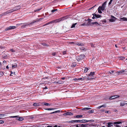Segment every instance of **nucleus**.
Here are the masks:
<instances>
[{
  "instance_id": "57",
  "label": "nucleus",
  "mask_w": 127,
  "mask_h": 127,
  "mask_svg": "<svg viewBox=\"0 0 127 127\" xmlns=\"http://www.w3.org/2000/svg\"><path fill=\"white\" fill-rule=\"evenodd\" d=\"M6 68H8V66H6Z\"/></svg>"
},
{
  "instance_id": "26",
  "label": "nucleus",
  "mask_w": 127,
  "mask_h": 127,
  "mask_svg": "<svg viewBox=\"0 0 127 127\" xmlns=\"http://www.w3.org/2000/svg\"><path fill=\"white\" fill-rule=\"evenodd\" d=\"M76 59H77V60L78 61H80V60H81V58H80V57H79V56H78V57H77L76 58Z\"/></svg>"
},
{
  "instance_id": "51",
  "label": "nucleus",
  "mask_w": 127,
  "mask_h": 127,
  "mask_svg": "<svg viewBox=\"0 0 127 127\" xmlns=\"http://www.w3.org/2000/svg\"><path fill=\"white\" fill-rule=\"evenodd\" d=\"M81 79H82V78H78V79H77V80H81Z\"/></svg>"
},
{
  "instance_id": "64",
  "label": "nucleus",
  "mask_w": 127,
  "mask_h": 127,
  "mask_svg": "<svg viewBox=\"0 0 127 127\" xmlns=\"http://www.w3.org/2000/svg\"><path fill=\"white\" fill-rule=\"evenodd\" d=\"M76 127H79L78 126H76Z\"/></svg>"
},
{
  "instance_id": "6",
  "label": "nucleus",
  "mask_w": 127,
  "mask_h": 127,
  "mask_svg": "<svg viewBox=\"0 0 127 127\" xmlns=\"http://www.w3.org/2000/svg\"><path fill=\"white\" fill-rule=\"evenodd\" d=\"M16 28V27L14 26H10L6 28V30H9L12 29H14Z\"/></svg>"
},
{
  "instance_id": "3",
  "label": "nucleus",
  "mask_w": 127,
  "mask_h": 127,
  "mask_svg": "<svg viewBox=\"0 0 127 127\" xmlns=\"http://www.w3.org/2000/svg\"><path fill=\"white\" fill-rule=\"evenodd\" d=\"M125 72L124 70H119L118 71L116 72L115 74H117V75H122L123 72Z\"/></svg>"
},
{
  "instance_id": "42",
  "label": "nucleus",
  "mask_w": 127,
  "mask_h": 127,
  "mask_svg": "<svg viewBox=\"0 0 127 127\" xmlns=\"http://www.w3.org/2000/svg\"><path fill=\"white\" fill-rule=\"evenodd\" d=\"M5 115L3 114H0V117H3Z\"/></svg>"
},
{
  "instance_id": "27",
  "label": "nucleus",
  "mask_w": 127,
  "mask_h": 127,
  "mask_svg": "<svg viewBox=\"0 0 127 127\" xmlns=\"http://www.w3.org/2000/svg\"><path fill=\"white\" fill-rule=\"evenodd\" d=\"M91 109V108H85L83 109V110H88Z\"/></svg>"
},
{
  "instance_id": "56",
  "label": "nucleus",
  "mask_w": 127,
  "mask_h": 127,
  "mask_svg": "<svg viewBox=\"0 0 127 127\" xmlns=\"http://www.w3.org/2000/svg\"><path fill=\"white\" fill-rule=\"evenodd\" d=\"M47 127H53L52 126H47Z\"/></svg>"
},
{
  "instance_id": "28",
  "label": "nucleus",
  "mask_w": 127,
  "mask_h": 127,
  "mask_svg": "<svg viewBox=\"0 0 127 127\" xmlns=\"http://www.w3.org/2000/svg\"><path fill=\"white\" fill-rule=\"evenodd\" d=\"M116 0H113L112 3V4L113 5L115 4H116Z\"/></svg>"
},
{
  "instance_id": "45",
  "label": "nucleus",
  "mask_w": 127,
  "mask_h": 127,
  "mask_svg": "<svg viewBox=\"0 0 127 127\" xmlns=\"http://www.w3.org/2000/svg\"><path fill=\"white\" fill-rule=\"evenodd\" d=\"M115 126L116 127H121L120 126L118 125H116Z\"/></svg>"
},
{
  "instance_id": "15",
  "label": "nucleus",
  "mask_w": 127,
  "mask_h": 127,
  "mask_svg": "<svg viewBox=\"0 0 127 127\" xmlns=\"http://www.w3.org/2000/svg\"><path fill=\"white\" fill-rule=\"evenodd\" d=\"M17 64L16 63H15L12 65V68L13 69L16 68H17Z\"/></svg>"
},
{
  "instance_id": "48",
  "label": "nucleus",
  "mask_w": 127,
  "mask_h": 127,
  "mask_svg": "<svg viewBox=\"0 0 127 127\" xmlns=\"http://www.w3.org/2000/svg\"><path fill=\"white\" fill-rule=\"evenodd\" d=\"M16 117V116H11L10 117L11 118H15V117Z\"/></svg>"
},
{
  "instance_id": "12",
  "label": "nucleus",
  "mask_w": 127,
  "mask_h": 127,
  "mask_svg": "<svg viewBox=\"0 0 127 127\" xmlns=\"http://www.w3.org/2000/svg\"><path fill=\"white\" fill-rule=\"evenodd\" d=\"M120 21H127V19L126 17H121L120 18Z\"/></svg>"
},
{
  "instance_id": "23",
  "label": "nucleus",
  "mask_w": 127,
  "mask_h": 127,
  "mask_svg": "<svg viewBox=\"0 0 127 127\" xmlns=\"http://www.w3.org/2000/svg\"><path fill=\"white\" fill-rule=\"evenodd\" d=\"M76 24H77L76 23H75V24H73L71 26V28H74L75 27V25H76Z\"/></svg>"
},
{
  "instance_id": "52",
  "label": "nucleus",
  "mask_w": 127,
  "mask_h": 127,
  "mask_svg": "<svg viewBox=\"0 0 127 127\" xmlns=\"http://www.w3.org/2000/svg\"><path fill=\"white\" fill-rule=\"evenodd\" d=\"M93 15L94 16L92 17V18L93 19H94L95 18L94 17L95 15H94V14H93Z\"/></svg>"
},
{
  "instance_id": "40",
  "label": "nucleus",
  "mask_w": 127,
  "mask_h": 127,
  "mask_svg": "<svg viewBox=\"0 0 127 127\" xmlns=\"http://www.w3.org/2000/svg\"><path fill=\"white\" fill-rule=\"evenodd\" d=\"M63 55H64L66 54V51H63Z\"/></svg>"
},
{
  "instance_id": "32",
  "label": "nucleus",
  "mask_w": 127,
  "mask_h": 127,
  "mask_svg": "<svg viewBox=\"0 0 127 127\" xmlns=\"http://www.w3.org/2000/svg\"><path fill=\"white\" fill-rule=\"evenodd\" d=\"M113 0H110V2H109V3H108L109 5L111 4H112Z\"/></svg>"
},
{
  "instance_id": "59",
  "label": "nucleus",
  "mask_w": 127,
  "mask_h": 127,
  "mask_svg": "<svg viewBox=\"0 0 127 127\" xmlns=\"http://www.w3.org/2000/svg\"><path fill=\"white\" fill-rule=\"evenodd\" d=\"M115 46L116 47H117V46L116 45H115Z\"/></svg>"
},
{
  "instance_id": "60",
  "label": "nucleus",
  "mask_w": 127,
  "mask_h": 127,
  "mask_svg": "<svg viewBox=\"0 0 127 127\" xmlns=\"http://www.w3.org/2000/svg\"><path fill=\"white\" fill-rule=\"evenodd\" d=\"M6 62L5 61H3V62L4 63V62Z\"/></svg>"
},
{
  "instance_id": "4",
  "label": "nucleus",
  "mask_w": 127,
  "mask_h": 127,
  "mask_svg": "<svg viewBox=\"0 0 127 127\" xmlns=\"http://www.w3.org/2000/svg\"><path fill=\"white\" fill-rule=\"evenodd\" d=\"M80 121H81V122H80L79 123H86L88 122H94V120H80Z\"/></svg>"
},
{
  "instance_id": "31",
  "label": "nucleus",
  "mask_w": 127,
  "mask_h": 127,
  "mask_svg": "<svg viewBox=\"0 0 127 127\" xmlns=\"http://www.w3.org/2000/svg\"><path fill=\"white\" fill-rule=\"evenodd\" d=\"M119 58L121 60H123L125 59V58L123 57H119Z\"/></svg>"
},
{
  "instance_id": "25",
  "label": "nucleus",
  "mask_w": 127,
  "mask_h": 127,
  "mask_svg": "<svg viewBox=\"0 0 127 127\" xmlns=\"http://www.w3.org/2000/svg\"><path fill=\"white\" fill-rule=\"evenodd\" d=\"M54 109H54V108H46V109H45V110H54Z\"/></svg>"
},
{
  "instance_id": "30",
  "label": "nucleus",
  "mask_w": 127,
  "mask_h": 127,
  "mask_svg": "<svg viewBox=\"0 0 127 127\" xmlns=\"http://www.w3.org/2000/svg\"><path fill=\"white\" fill-rule=\"evenodd\" d=\"M94 112V111L92 110H89L88 111V113H93Z\"/></svg>"
},
{
  "instance_id": "7",
  "label": "nucleus",
  "mask_w": 127,
  "mask_h": 127,
  "mask_svg": "<svg viewBox=\"0 0 127 127\" xmlns=\"http://www.w3.org/2000/svg\"><path fill=\"white\" fill-rule=\"evenodd\" d=\"M59 21H60L59 20H55L52 21H51V22L47 23V25H48L50 23H54L58 22H59Z\"/></svg>"
},
{
  "instance_id": "53",
  "label": "nucleus",
  "mask_w": 127,
  "mask_h": 127,
  "mask_svg": "<svg viewBox=\"0 0 127 127\" xmlns=\"http://www.w3.org/2000/svg\"><path fill=\"white\" fill-rule=\"evenodd\" d=\"M105 113H109V112H108V111H106L105 112Z\"/></svg>"
},
{
  "instance_id": "29",
  "label": "nucleus",
  "mask_w": 127,
  "mask_h": 127,
  "mask_svg": "<svg viewBox=\"0 0 127 127\" xmlns=\"http://www.w3.org/2000/svg\"><path fill=\"white\" fill-rule=\"evenodd\" d=\"M88 70V68H87L86 67L84 70V72H87Z\"/></svg>"
},
{
  "instance_id": "46",
  "label": "nucleus",
  "mask_w": 127,
  "mask_h": 127,
  "mask_svg": "<svg viewBox=\"0 0 127 127\" xmlns=\"http://www.w3.org/2000/svg\"><path fill=\"white\" fill-rule=\"evenodd\" d=\"M4 122V121H3L0 120V124H2Z\"/></svg>"
},
{
  "instance_id": "41",
  "label": "nucleus",
  "mask_w": 127,
  "mask_h": 127,
  "mask_svg": "<svg viewBox=\"0 0 127 127\" xmlns=\"http://www.w3.org/2000/svg\"><path fill=\"white\" fill-rule=\"evenodd\" d=\"M109 72L111 74L113 73V72H114V71L111 70Z\"/></svg>"
},
{
  "instance_id": "17",
  "label": "nucleus",
  "mask_w": 127,
  "mask_h": 127,
  "mask_svg": "<svg viewBox=\"0 0 127 127\" xmlns=\"http://www.w3.org/2000/svg\"><path fill=\"white\" fill-rule=\"evenodd\" d=\"M77 45L80 46H82L83 45V44L80 43H77L76 44Z\"/></svg>"
},
{
  "instance_id": "37",
  "label": "nucleus",
  "mask_w": 127,
  "mask_h": 127,
  "mask_svg": "<svg viewBox=\"0 0 127 127\" xmlns=\"http://www.w3.org/2000/svg\"><path fill=\"white\" fill-rule=\"evenodd\" d=\"M33 105L34 106H38L39 105H37V104L36 103H34L33 104Z\"/></svg>"
},
{
  "instance_id": "62",
  "label": "nucleus",
  "mask_w": 127,
  "mask_h": 127,
  "mask_svg": "<svg viewBox=\"0 0 127 127\" xmlns=\"http://www.w3.org/2000/svg\"><path fill=\"white\" fill-rule=\"evenodd\" d=\"M126 70H126V69H125V71H126H126H127Z\"/></svg>"
},
{
  "instance_id": "22",
  "label": "nucleus",
  "mask_w": 127,
  "mask_h": 127,
  "mask_svg": "<svg viewBox=\"0 0 127 127\" xmlns=\"http://www.w3.org/2000/svg\"><path fill=\"white\" fill-rule=\"evenodd\" d=\"M106 107V106L105 105H103L100 106H99L97 107L98 108H100L102 107Z\"/></svg>"
},
{
  "instance_id": "10",
  "label": "nucleus",
  "mask_w": 127,
  "mask_h": 127,
  "mask_svg": "<svg viewBox=\"0 0 127 127\" xmlns=\"http://www.w3.org/2000/svg\"><path fill=\"white\" fill-rule=\"evenodd\" d=\"M73 115V114L72 113L69 112H67L66 113H64L63 114L64 115Z\"/></svg>"
},
{
  "instance_id": "18",
  "label": "nucleus",
  "mask_w": 127,
  "mask_h": 127,
  "mask_svg": "<svg viewBox=\"0 0 127 127\" xmlns=\"http://www.w3.org/2000/svg\"><path fill=\"white\" fill-rule=\"evenodd\" d=\"M95 17L97 18H99L101 16L100 15H97L96 14H95Z\"/></svg>"
},
{
  "instance_id": "50",
  "label": "nucleus",
  "mask_w": 127,
  "mask_h": 127,
  "mask_svg": "<svg viewBox=\"0 0 127 127\" xmlns=\"http://www.w3.org/2000/svg\"><path fill=\"white\" fill-rule=\"evenodd\" d=\"M54 113H55V111L51 112L50 113V114H54Z\"/></svg>"
},
{
  "instance_id": "35",
  "label": "nucleus",
  "mask_w": 127,
  "mask_h": 127,
  "mask_svg": "<svg viewBox=\"0 0 127 127\" xmlns=\"http://www.w3.org/2000/svg\"><path fill=\"white\" fill-rule=\"evenodd\" d=\"M42 8H39V9H37L36 10H34V11L35 12H36V11H39L40 10H41V9H42Z\"/></svg>"
},
{
  "instance_id": "20",
  "label": "nucleus",
  "mask_w": 127,
  "mask_h": 127,
  "mask_svg": "<svg viewBox=\"0 0 127 127\" xmlns=\"http://www.w3.org/2000/svg\"><path fill=\"white\" fill-rule=\"evenodd\" d=\"M122 123V122H114V124H121Z\"/></svg>"
},
{
  "instance_id": "2",
  "label": "nucleus",
  "mask_w": 127,
  "mask_h": 127,
  "mask_svg": "<svg viewBox=\"0 0 127 127\" xmlns=\"http://www.w3.org/2000/svg\"><path fill=\"white\" fill-rule=\"evenodd\" d=\"M16 10V9H15V8H14L12 9H11L10 10H9L8 11H7L6 13H4V14H3V15H0V16L1 15L3 16L4 14H6L8 13H11V12H13V11H15Z\"/></svg>"
},
{
  "instance_id": "38",
  "label": "nucleus",
  "mask_w": 127,
  "mask_h": 127,
  "mask_svg": "<svg viewBox=\"0 0 127 127\" xmlns=\"http://www.w3.org/2000/svg\"><path fill=\"white\" fill-rule=\"evenodd\" d=\"M81 26H86L87 25L85 23H84L83 24H81Z\"/></svg>"
},
{
  "instance_id": "47",
  "label": "nucleus",
  "mask_w": 127,
  "mask_h": 127,
  "mask_svg": "<svg viewBox=\"0 0 127 127\" xmlns=\"http://www.w3.org/2000/svg\"><path fill=\"white\" fill-rule=\"evenodd\" d=\"M10 50L11 51H12V52H14V51L12 49H11Z\"/></svg>"
},
{
  "instance_id": "21",
  "label": "nucleus",
  "mask_w": 127,
  "mask_h": 127,
  "mask_svg": "<svg viewBox=\"0 0 127 127\" xmlns=\"http://www.w3.org/2000/svg\"><path fill=\"white\" fill-rule=\"evenodd\" d=\"M3 58L4 59H5L7 56V55L6 54H4L2 56Z\"/></svg>"
},
{
  "instance_id": "1",
  "label": "nucleus",
  "mask_w": 127,
  "mask_h": 127,
  "mask_svg": "<svg viewBox=\"0 0 127 127\" xmlns=\"http://www.w3.org/2000/svg\"><path fill=\"white\" fill-rule=\"evenodd\" d=\"M106 1L104 2L102 4L101 6H99L98 8V12L99 13H102L101 11H103L105 9L106 7Z\"/></svg>"
},
{
  "instance_id": "63",
  "label": "nucleus",
  "mask_w": 127,
  "mask_h": 127,
  "mask_svg": "<svg viewBox=\"0 0 127 127\" xmlns=\"http://www.w3.org/2000/svg\"><path fill=\"white\" fill-rule=\"evenodd\" d=\"M102 127H105V126H103Z\"/></svg>"
},
{
  "instance_id": "11",
  "label": "nucleus",
  "mask_w": 127,
  "mask_h": 127,
  "mask_svg": "<svg viewBox=\"0 0 127 127\" xmlns=\"http://www.w3.org/2000/svg\"><path fill=\"white\" fill-rule=\"evenodd\" d=\"M126 101H123L121 102L120 103V106H123L126 104H127Z\"/></svg>"
},
{
  "instance_id": "39",
  "label": "nucleus",
  "mask_w": 127,
  "mask_h": 127,
  "mask_svg": "<svg viewBox=\"0 0 127 127\" xmlns=\"http://www.w3.org/2000/svg\"><path fill=\"white\" fill-rule=\"evenodd\" d=\"M18 120L19 121H22L23 120V119L22 118H20Z\"/></svg>"
},
{
  "instance_id": "36",
  "label": "nucleus",
  "mask_w": 127,
  "mask_h": 127,
  "mask_svg": "<svg viewBox=\"0 0 127 127\" xmlns=\"http://www.w3.org/2000/svg\"><path fill=\"white\" fill-rule=\"evenodd\" d=\"M91 23L93 24H98V23L97 22H94L92 23Z\"/></svg>"
},
{
  "instance_id": "44",
  "label": "nucleus",
  "mask_w": 127,
  "mask_h": 127,
  "mask_svg": "<svg viewBox=\"0 0 127 127\" xmlns=\"http://www.w3.org/2000/svg\"><path fill=\"white\" fill-rule=\"evenodd\" d=\"M56 53H52V55L53 56H55L56 55Z\"/></svg>"
},
{
  "instance_id": "16",
  "label": "nucleus",
  "mask_w": 127,
  "mask_h": 127,
  "mask_svg": "<svg viewBox=\"0 0 127 127\" xmlns=\"http://www.w3.org/2000/svg\"><path fill=\"white\" fill-rule=\"evenodd\" d=\"M79 56L80 58L82 60L84 58L85 56L83 55H81Z\"/></svg>"
},
{
  "instance_id": "49",
  "label": "nucleus",
  "mask_w": 127,
  "mask_h": 127,
  "mask_svg": "<svg viewBox=\"0 0 127 127\" xmlns=\"http://www.w3.org/2000/svg\"><path fill=\"white\" fill-rule=\"evenodd\" d=\"M88 20L89 21V22H91V20H90V19H88Z\"/></svg>"
},
{
  "instance_id": "55",
  "label": "nucleus",
  "mask_w": 127,
  "mask_h": 127,
  "mask_svg": "<svg viewBox=\"0 0 127 127\" xmlns=\"http://www.w3.org/2000/svg\"><path fill=\"white\" fill-rule=\"evenodd\" d=\"M47 88H47L45 86V89H47Z\"/></svg>"
},
{
  "instance_id": "34",
  "label": "nucleus",
  "mask_w": 127,
  "mask_h": 127,
  "mask_svg": "<svg viewBox=\"0 0 127 127\" xmlns=\"http://www.w3.org/2000/svg\"><path fill=\"white\" fill-rule=\"evenodd\" d=\"M42 45L44 46H48V45L46 43H42Z\"/></svg>"
},
{
  "instance_id": "19",
  "label": "nucleus",
  "mask_w": 127,
  "mask_h": 127,
  "mask_svg": "<svg viewBox=\"0 0 127 127\" xmlns=\"http://www.w3.org/2000/svg\"><path fill=\"white\" fill-rule=\"evenodd\" d=\"M82 117V115H78L75 116V117L76 118H81Z\"/></svg>"
},
{
  "instance_id": "14",
  "label": "nucleus",
  "mask_w": 127,
  "mask_h": 127,
  "mask_svg": "<svg viewBox=\"0 0 127 127\" xmlns=\"http://www.w3.org/2000/svg\"><path fill=\"white\" fill-rule=\"evenodd\" d=\"M42 105H43L46 106H50V104H48L46 102H43L42 103Z\"/></svg>"
},
{
  "instance_id": "8",
  "label": "nucleus",
  "mask_w": 127,
  "mask_h": 127,
  "mask_svg": "<svg viewBox=\"0 0 127 127\" xmlns=\"http://www.w3.org/2000/svg\"><path fill=\"white\" fill-rule=\"evenodd\" d=\"M81 121H80L79 120H72L70 121L69 122L71 123H79L80 122H81Z\"/></svg>"
},
{
  "instance_id": "58",
  "label": "nucleus",
  "mask_w": 127,
  "mask_h": 127,
  "mask_svg": "<svg viewBox=\"0 0 127 127\" xmlns=\"http://www.w3.org/2000/svg\"><path fill=\"white\" fill-rule=\"evenodd\" d=\"M54 127H57V125H55Z\"/></svg>"
},
{
  "instance_id": "61",
  "label": "nucleus",
  "mask_w": 127,
  "mask_h": 127,
  "mask_svg": "<svg viewBox=\"0 0 127 127\" xmlns=\"http://www.w3.org/2000/svg\"><path fill=\"white\" fill-rule=\"evenodd\" d=\"M13 73V72H12L11 71V74H12Z\"/></svg>"
},
{
  "instance_id": "5",
  "label": "nucleus",
  "mask_w": 127,
  "mask_h": 127,
  "mask_svg": "<svg viewBox=\"0 0 127 127\" xmlns=\"http://www.w3.org/2000/svg\"><path fill=\"white\" fill-rule=\"evenodd\" d=\"M116 19V18L113 16H112L111 18L109 19V21L111 22H113Z\"/></svg>"
},
{
  "instance_id": "13",
  "label": "nucleus",
  "mask_w": 127,
  "mask_h": 127,
  "mask_svg": "<svg viewBox=\"0 0 127 127\" xmlns=\"http://www.w3.org/2000/svg\"><path fill=\"white\" fill-rule=\"evenodd\" d=\"M113 126V123L110 122L108 123V127H112Z\"/></svg>"
},
{
  "instance_id": "54",
  "label": "nucleus",
  "mask_w": 127,
  "mask_h": 127,
  "mask_svg": "<svg viewBox=\"0 0 127 127\" xmlns=\"http://www.w3.org/2000/svg\"><path fill=\"white\" fill-rule=\"evenodd\" d=\"M61 79L62 80H64L65 79V78H64V77L62 78H61Z\"/></svg>"
},
{
  "instance_id": "33",
  "label": "nucleus",
  "mask_w": 127,
  "mask_h": 127,
  "mask_svg": "<svg viewBox=\"0 0 127 127\" xmlns=\"http://www.w3.org/2000/svg\"><path fill=\"white\" fill-rule=\"evenodd\" d=\"M57 9H53V10H51V12L52 13H53L54 12H55V11H57Z\"/></svg>"
},
{
  "instance_id": "43",
  "label": "nucleus",
  "mask_w": 127,
  "mask_h": 127,
  "mask_svg": "<svg viewBox=\"0 0 127 127\" xmlns=\"http://www.w3.org/2000/svg\"><path fill=\"white\" fill-rule=\"evenodd\" d=\"M60 112V110H58V111H55V113H58V112Z\"/></svg>"
},
{
  "instance_id": "24",
  "label": "nucleus",
  "mask_w": 127,
  "mask_h": 127,
  "mask_svg": "<svg viewBox=\"0 0 127 127\" xmlns=\"http://www.w3.org/2000/svg\"><path fill=\"white\" fill-rule=\"evenodd\" d=\"M94 74V72H91L89 74V76H92Z\"/></svg>"
},
{
  "instance_id": "9",
  "label": "nucleus",
  "mask_w": 127,
  "mask_h": 127,
  "mask_svg": "<svg viewBox=\"0 0 127 127\" xmlns=\"http://www.w3.org/2000/svg\"><path fill=\"white\" fill-rule=\"evenodd\" d=\"M119 96L118 95H114L109 97V99H112L119 97Z\"/></svg>"
}]
</instances>
